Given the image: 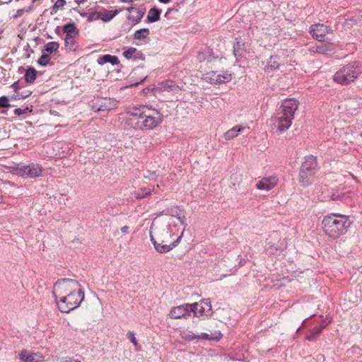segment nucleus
Wrapping results in <instances>:
<instances>
[{
  "label": "nucleus",
  "mask_w": 362,
  "mask_h": 362,
  "mask_svg": "<svg viewBox=\"0 0 362 362\" xmlns=\"http://www.w3.org/2000/svg\"><path fill=\"white\" fill-rule=\"evenodd\" d=\"M50 61V57L42 51L41 57L38 59L37 63L42 66H46Z\"/></svg>",
  "instance_id": "obj_33"
},
{
  "label": "nucleus",
  "mask_w": 362,
  "mask_h": 362,
  "mask_svg": "<svg viewBox=\"0 0 362 362\" xmlns=\"http://www.w3.org/2000/svg\"><path fill=\"white\" fill-rule=\"evenodd\" d=\"M122 2H132V0H120Z\"/></svg>",
  "instance_id": "obj_56"
},
{
  "label": "nucleus",
  "mask_w": 362,
  "mask_h": 362,
  "mask_svg": "<svg viewBox=\"0 0 362 362\" xmlns=\"http://www.w3.org/2000/svg\"><path fill=\"white\" fill-rule=\"evenodd\" d=\"M308 50L311 52L319 53L322 54L329 55L334 52V46L331 43L327 44H316L310 45L308 47Z\"/></svg>",
  "instance_id": "obj_17"
},
{
  "label": "nucleus",
  "mask_w": 362,
  "mask_h": 362,
  "mask_svg": "<svg viewBox=\"0 0 362 362\" xmlns=\"http://www.w3.org/2000/svg\"><path fill=\"white\" fill-rule=\"evenodd\" d=\"M74 362H81L80 361H78V360H74Z\"/></svg>",
  "instance_id": "obj_60"
},
{
  "label": "nucleus",
  "mask_w": 362,
  "mask_h": 362,
  "mask_svg": "<svg viewBox=\"0 0 362 362\" xmlns=\"http://www.w3.org/2000/svg\"><path fill=\"white\" fill-rule=\"evenodd\" d=\"M160 214L171 216L177 218L178 219V221H180V224L184 226L185 228L187 225L185 223L186 217H185V211L182 209L180 208L178 206H172L170 208H167L165 210H163L160 213Z\"/></svg>",
  "instance_id": "obj_13"
},
{
  "label": "nucleus",
  "mask_w": 362,
  "mask_h": 362,
  "mask_svg": "<svg viewBox=\"0 0 362 362\" xmlns=\"http://www.w3.org/2000/svg\"><path fill=\"white\" fill-rule=\"evenodd\" d=\"M183 233H184V230H182L181 235L177 237L176 240L173 241L170 245H163L162 243L154 244L155 250L159 253H166V252H170L174 247H175L176 246L178 245V244L180 243V242L182 239Z\"/></svg>",
  "instance_id": "obj_19"
},
{
  "label": "nucleus",
  "mask_w": 362,
  "mask_h": 362,
  "mask_svg": "<svg viewBox=\"0 0 362 362\" xmlns=\"http://www.w3.org/2000/svg\"><path fill=\"white\" fill-rule=\"evenodd\" d=\"M11 87L13 89L14 92L17 93L18 90L21 89V86L19 85V81L14 82Z\"/></svg>",
  "instance_id": "obj_42"
},
{
  "label": "nucleus",
  "mask_w": 362,
  "mask_h": 362,
  "mask_svg": "<svg viewBox=\"0 0 362 362\" xmlns=\"http://www.w3.org/2000/svg\"><path fill=\"white\" fill-rule=\"evenodd\" d=\"M141 54V52H138L135 47H129L123 52V56L129 59L134 57V59L139 58V55Z\"/></svg>",
  "instance_id": "obj_28"
},
{
  "label": "nucleus",
  "mask_w": 362,
  "mask_h": 362,
  "mask_svg": "<svg viewBox=\"0 0 362 362\" xmlns=\"http://www.w3.org/2000/svg\"><path fill=\"white\" fill-rule=\"evenodd\" d=\"M218 339V338H214L211 336H210L207 333H201L199 334V339H204V340H212V339Z\"/></svg>",
  "instance_id": "obj_40"
},
{
  "label": "nucleus",
  "mask_w": 362,
  "mask_h": 362,
  "mask_svg": "<svg viewBox=\"0 0 362 362\" xmlns=\"http://www.w3.org/2000/svg\"><path fill=\"white\" fill-rule=\"evenodd\" d=\"M329 322V321L328 322H323L319 326L315 327L306 334L305 339L310 341H315Z\"/></svg>",
  "instance_id": "obj_20"
},
{
  "label": "nucleus",
  "mask_w": 362,
  "mask_h": 362,
  "mask_svg": "<svg viewBox=\"0 0 362 362\" xmlns=\"http://www.w3.org/2000/svg\"><path fill=\"white\" fill-rule=\"evenodd\" d=\"M150 236H151V241L152 242V243H153V245H154V244L158 243L156 242V240H155V238H153V236L151 234V235H150Z\"/></svg>",
  "instance_id": "obj_52"
},
{
  "label": "nucleus",
  "mask_w": 362,
  "mask_h": 362,
  "mask_svg": "<svg viewBox=\"0 0 362 362\" xmlns=\"http://www.w3.org/2000/svg\"><path fill=\"white\" fill-rule=\"evenodd\" d=\"M279 57L278 56H271L268 60L266 66L267 70L274 71L279 69L280 66Z\"/></svg>",
  "instance_id": "obj_26"
},
{
  "label": "nucleus",
  "mask_w": 362,
  "mask_h": 362,
  "mask_svg": "<svg viewBox=\"0 0 362 362\" xmlns=\"http://www.w3.org/2000/svg\"><path fill=\"white\" fill-rule=\"evenodd\" d=\"M117 102L111 98H98L93 102L92 109L95 112L107 111L116 108Z\"/></svg>",
  "instance_id": "obj_11"
},
{
  "label": "nucleus",
  "mask_w": 362,
  "mask_h": 362,
  "mask_svg": "<svg viewBox=\"0 0 362 362\" xmlns=\"http://www.w3.org/2000/svg\"><path fill=\"white\" fill-rule=\"evenodd\" d=\"M310 33L313 37L320 42L325 40V35L328 33V27L323 24H315L310 27Z\"/></svg>",
  "instance_id": "obj_14"
},
{
  "label": "nucleus",
  "mask_w": 362,
  "mask_h": 362,
  "mask_svg": "<svg viewBox=\"0 0 362 362\" xmlns=\"http://www.w3.org/2000/svg\"><path fill=\"white\" fill-rule=\"evenodd\" d=\"M30 57V54L28 53L27 55H26V58H29Z\"/></svg>",
  "instance_id": "obj_59"
},
{
  "label": "nucleus",
  "mask_w": 362,
  "mask_h": 362,
  "mask_svg": "<svg viewBox=\"0 0 362 362\" xmlns=\"http://www.w3.org/2000/svg\"><path fill=\"white\" fill-rule=\"evenodd\" d=\"M146 78H147V76L144 77L143 78L140 79V81H136V82H135L134 85H136H136H138V84H139V83H142V82H143V81H144Z\"/></svg>",
  "instance_id": "obj_51"
},
{
  "label": "nucleus",
  "mask_w": 362,
  "mask_h": 362,
  "mask_svg": "<svg viewBox=\"0 0 362 362\" xmlns=\"http://www.w3.org/2000/svg\"><path fill=\"white\" fill-rule=\"evenodd\" d=\"M151 189H141V192L138 193L137 195H136V197L137 199H141L146 197L148 194H151Z\"/></svg>",
  "instance_id": "obj_37"
},
{
  "label": "nucleus",
  "mask_w": 362,
  "mask_h": 362,
  "mask_svg": "<svg viewBox=\"0 0 362 362\" xmlns=\"http://www.w3.org/2000/svg\"><path fill=\"white\" fill-rule=\"evenodd\" d=\"M245 52V42L240 38H235V42L233 45V53L236 58L243 56Z\"/></svg>",
  "instance_id": "obj_23"
},
{
  "label": "nucleus",
  "mask_w": 362,
  "mask_h": 362,
  "mask_svg": "<svg viewBox=\"0 0 362 362\" xmlns=\"http://www.w3.org/2000/svg\"><path fill=\"white\" fill-rule=\"evenodd\" d=\"M63 32L66 33V36L77 35L78 30L74 23H68L63 26Z\"/></svg>",
  "instance_id": "obj_27"
},
{
  "label": "nucleus",
  "mask_w": 362,
  "mask_h": 362,
  "mask_svg": "<svg viewBox=\"0 0 362 362\" xmlns=\"http://www.w3.org/2000/svg\"><path fill=\"white\" fill-rule=\"evenodd\" d=\"M55 33L58 35H61V28L59 26H57L55 30H54Z\"/></svg>",
  "instance_id": "obj_49"
},
{
  "label": "nucleus",
  "mask_w": 362,
  "mask_h": 362,
  "mask_svg": "<svg viewBox=\"0 0 362 362\" xmlns=\"http://www.w3.org/2000/svg\"><path fill=\"white\" fill-rule=\"evenodd\" d=\"M318 170L317 158L313 156L305 157L299 172V182L305 187L313 183V177Z\"/></svg>",
  "instance_id": "obj_5"
},
{
  "label": "nucleus",
  "mask_w": 362,
  "mask_h": 362,
  "mask_svg": "<svg viewBox=\"0 0 362 362\" xmlns=\"http://www.w3.org/2000/svg\"><path fill=\"white\" fill-rule=\"evenodd\" d=\"M11 106L9 100L7 96L0 97V108H7Z\"/></svg>",
  "instance_id": "obj_35"
},
{
  "label": "nucleus",
  "mask_w": 362,
  "mask_h": 362,
  "mask_svg": "<svg viewBox=\"0 0 362 362\" xmlns=\"http://www.w3.org/2000/svg\"><path fill=\"white\" fill-rule=\"evenodd\" d=\"M167 233H168L170 234V235H171V233H172V225L171 224H169L167 226Z\"/></svg>",
  "instance_id": "obj_47"
},
{
  "label": "nucleus",
  "mask_w": 362,
  "mask_h": 362,
  "mask_svg": "<svg viewBox=\"0 0 362 362\" xmlns=\"http://www.w3.org/2000/svg\"><path fill=\"white\" fill-rule=\"evenodd\" d=\"M84 300V292L83 290H78L68 293L66 296L62 297L59 301H57L59 310L62 313H68L75 308L79 307Z\"/></svg>",
  "instance_id": "obj_6"
},
{
  "label": "nucleus",
  "mask_w": 362,
  "mask_h": 362,
  "mask_svg": "<svg viewBox=\"0 0 362 362\" xmlns=\"http://www.w3.org/2000/svg\"><path fill=\"white\" fill-rule=\"evenodd\" d=\"M362 72V66L359 62H354L346 64L337 71L333 80L337 83L347 85L353 82Z\"/></svg>",
  "instance_id": "obj_4"
},
{
  "label": "nucleus",
  "mask_w": 362,
  "mask_h": 362,
  "mask_svg": "<svg viewBox=\"0 0 362 362\" xmlns=\"http://www.w3.org/2000/svg\"><path fill=\"white\" fill-rule=\"evenodd\" d=\"M349 216L338 213H331L323 217L322 228L329 238L336 240L344 235L349 228Z\"/></svg>",
  "instance_id": "obj_2"
},
{
  "label": "nucleus",
  "mask_w": 362,
  "mask_h": 362,
  "mask_svg": "<svg viewBox=\"0 0 362 362\" xmlns=\"http://www.w3.org/2000/svg\"><path fill=\"white\" fill-rule=\"evenodd\" d=\"M32 94V91L30 90H25L21 93H17L16 95L12 96V99L13 100H19V99H25L30 96Z\"/></svg>",
  "instance_id": "obj_34"
},
{
  "label": "nucleus",
  "mask_w": 362,
  "mask_h": 362,
  "mask_svg": "<svg viewBox=\"0 0 362 362\" xmlns=\"http://www.w3.org/2000/svg\"><path fill=\"white\" fill-rule=\"evenodd\" d=\"M78 290H82L81 288V285L79 283L74 279L62 278L58 279L57 282L54 285V291L53 295L55 297V300H57V296L55 295V292L58 291L61 294H67L68 293H73Z\"/></svg>",
  "instance_id": "obj_8"
},
{
  "label": "nucleus",
  "mask_w": 362,
  "mask_h": 362,
  "mask_svg": "<svg viewBox=\"0 0 362 362\" xmlns=\"http://www.w3.org/2000/svg\"><path fill=\"white\" fill-rule=\"evenodd\" d=\"M189 340L199 339V334H192L188 337Z\"/></svg>",
  "instance_id": "obj_44"
},
{
  "label": "nucleus",
  "mask_w": 362,
  "mask_h": 362,
  "mask_svg": "<svg viewBox=\"0 0 362 362\" xmlns=\"http://www.w3.org/2000/svg\"><path fill=\"white\" fill-rule=\"evenodd\" d=\"M155 193H157V190H156V188L153 187V189H152Z\"/></svg>",
  "instance_id": "obj_57"
},
{
  "label": "nucleus",
  "mask_w": 362,
  "mask_h": 362,
  "mask_svg": "<svg viewBox=\"0 0 362 362\" xmlns=\"http://www.w3.org/2000/svg\"><path fill=\"white\" fill-rule=\"evenodd\" d=\"M192 308L189 303H184L181 305L171 308L169 316L172 319H187L191 316Z\"/></svg>",
  "instance_id": "obj_10"
},
{
  "label": "nucleus",
  "mask_w": 362,
  "mask_h": 362,
  "mask_svg": "<svg viewBox=\"0 0 362 362\" xmlns=\"http://www.w3.org/2000/svg\"><path fill=\"white\" fill-rule=\"evenodd\" d=\"M192 308V313L194 317L205 319L212 315V308L209 298L203 299L199 303L190 304Z\"/></svg>",
  "instance_id": "obj_9"
},
{
  "label": "nucleus",
  "mask_w": 362,
  "mask_h": 362,
  "mask_svg": "<svg viewBox=\"0 0 362 362\" xmlns=\"http://www.w3.org/2000/svg\"><path fill=\"white\" fill-rule=\"evenodd\" d=\"M246 129V127L235 125L233 128L228 130L223 135L224 139L226 140H231L235 137H237L240 133L243 132V131Z\"/></svg>",
  "instance_id": "obj_21"
},
{
  "label": "nucleus",
  "mask_w": 362,
  "mask_h": 362,
  "mask_svg": "<svg viewBox=\"0 0 362 362\" xmlns=\"http://www.w3.org/2000/svg\"><path fill=\"white\" fill-rule=\"evenodd\" d=\"M278 182V178L276 176L265 177L256 183V187L258 189L269 191L274 188Z\"/></svg>",
  "instance_id": "obj_15"
},
{
  "label": "nucleus",
  "mask_w": 362,
  "mask_h": 362,
  "mask_svg": "<svg viewBox=\"0 0 362 362\" xmlns=\"http://www.w3.org/2000/svg\"><path fill=\"white\" fill-rule=\"evenodd\" d=\"M11 168L16 175L22 177H39L43 172V168L37 163H31L28 165L18 163L15 164Z\"/></svg>",
  "instance_id": "obj_7"
},
{
  "label": "nucleus",
  "mask_w": 362,
  "mask_h": 362,
  "mask_svg": "<svg viewBox=\"0 0 362 362\" xmlns=\"http://www.w3.org/2000/svg\"><path fill=\"white\" fill-rule=\"evenodd\" d=\"M74 360L75 359H74V358L66 357V358H63L61 362H74Z\"/></svg>",
  "instance_id": "obj_46"
},
{
  "label": "nucleus",
  "mask_w": 362,
  "mask_h": 362,
  "mask_svg": "<svg viewBox=\"0 0 362 362\" xmlns=\"http://www.w3.org/2000/svg\"><path fill=\"white\" fill-rule=\"evenodd\" d=\"M59 47V44L57 42H49L47 43L45 46L44 49L42 50L44 52H47L49 54L53 53L54 52L57 51Z\"/></svg>",
  "instance_id": "obj_32"
},
{
  "label": "nucleus",
  "mask_w": 362,
  "mask_h": 362,
  "mask_svg": "<svg viewBox=\"0 0 362 362\" xmlns=\"http://www.w3.org/2000/svg\"><path fill=\"white\" fill-rule=\"evenodd\" d=\"M161 10L158 8L153 7L151 8L147 15L146 21L148 23H154L160 20Z\"/></svg>",
  "instance_id": "obj_24"
},
{
  "label": "nucleus",
  "mask_w": 362,
  "mask_h": 362,
  "mask_svg": "<svg viewBox=\"0 0 362 362\" xmlns=\"http://www.w3.org/2000/svg\"><path fill=\"white\" fill-rule=\"evenodd\" d=\"M129 228L127 226H124L121 228V230L124 233H127L129 232Z\"/></svg>",
  "instance_id": "obj_45"
},
{
  "label": "nucleus",
  "mask_w": 362,
  "mask_h": 362,
  "mask_svg": "<svg viewBox=\"0 0 362 362\" xmlns=\"http://www.w3.org/2000/svg\"><path fill=\"white\" fill-rule=\"evenodd\" d=\"M2 32H3V31H2L1 30H0V34H1V33H2Z\"/></svg>",
  "instance_id": "obj_61"
},
{
  "label": "nucleus",
  "mask_w": 362,
  "mask_h": 362,
  "mask_svg": "<svg viewBox=\"0 0 362 362\" xmlns=\"http://www.w3.org/2000/svg\"><path fill=\"white\" fill-rule=\"evenodd\" d=\"M24 49H25V50H26V51L30 50V52L31 53H33V49H30V45H29V44H27V45H26V46H25Z\"/></svg>",
  "instance_id": "obj_50"
},
{
  "label": "nucleus",
  "mask_w": 362,
  "mask_h": 362,
  "mask_svg": "<svg viewBox=\"0 0 362 362\" xmlns=\"http://www.w3.org/2000/svg\"><path fill=\"white\" fill-rule=\"evenodd\" d=\"M127 11L130 13L127 19L131 21L133 25L139 23L145 13L144 8L134 6L129 7Z\"/></svg>",
  "instance_id": "obj_18"
},
{
  "label": "nucleus",
  "mask_w": 362,
  "mask_h": 362,
  "mask_svg": "<svg viewBox=\"0 0 362 362\" xmlns=\"http://www.w3.org/2000/svg\"><path fill=\"white\" fill-rule=\"evenodd\" d=\"M118 13L119 11L117 10L105 11L104 14H100V19L103 22H108L111 21Z\"/></svg>",
  "instance_id": "obj_31"
},
{
  "label": "nucleus",
  "mask_w": 362,
  "mask_h": 362,
  "mask_svg": "<svg viewBox=\"0 0 362 362\" xmlns=\"http://www.w3.org/2000/svg\"><path fill=\"white\" fill-rule=\"evenodd\" d=\"M19 359L23 362H44V356L39 352L28 354L26 349L19 353Z\"/></svg>",
  "instance_id": "obj_16"
},
{
  "label": "nucleus",
  "mask_w": 362,
  "mask_h": 362,
  "mask_svg": "<svg viewBox=\"0 0 362 362\" xmlns=\"http://www.w3.org/2000/svg\"><path fill=\"white\" fill-rule=\"evenodd\" d=\"M204 78L211 84H221L230 81L231 75L228 73L218 74L216 71H211L205 74Z\"/></svg>",
  "instance_id": "obj_12"
},
{
  "label": "nucleus",
  "mask_w": 362,
  "mask_h": 362,
  "mask_svg": "<svg viewBox=\"0 0 362 362\" xmlns=\"http://www.w3.org/2000/svg\"><path fill=\"white\" fill-rule=\"evenodd\" d=\"M127 114L129 117L127 124L137 130L153 129L163 121L162 114L158 110L147 106L133 107Z\"/></svg>",
  "instance_id": "obj_1"
},
{
  "label": "nucleus",
  "mask_w": 362,
  "mask_h": 362,
  "mask_svg": "<svg viewBox=\"0 0 362 362\" xmlns=\"http://www.w3.org/2000/svg\"><path fill=\"white\" fill-rule=\"evenodd\" d=\"M37 71L33 67H29L25 71V80L28 83H33L36 79Z\"/></svg>",
  "instance_id": "obj_25"
},
{
  "label": "nucleus",
  "mask_w": 362,
  "mask_h": 362,
  "mask_svg": "<svg viewBox=\"0 0 362 362\" xmlns=\"http://www.w3.org/2000/svg\"><path fill=\"white\" fill-rule=\"evenodd\" d=\"M66 2L65 0H57L53 6V9L62 8L64 6L66 5Z\"/></svg>",
  "instance_id": "obj_41"
},
{
  "label": "nucleus",
  "mask_w": 362,
  "mask_h": 362,
  "mask_svg": "<svg viewBox=\"0 0 362 362\" xmlns=\"http://www.w3.org/2000/svg\"><path fill=\"white\" fill-rule=\"evenodd\" d=\"M76 35H69V36H65L64 41H65V47L66 49L69 50H75L76 49V41H75V37Z\"/></svg>",
  "instance_id": "obj_30"
},
{
  "label": "nucleus",
  "mask_w": 362,
  "mask_h": 362,
  "mask_svg": "<svg viewBox=\"0 0 362 362\" xmlns=\"http://www.w3.org/2000/svg\"><path fill=\"white\" fill-rule=\"evenodd\" d=\"M6 112H7V111H6V110H2L1 111V113H3V114H6Z\"/></svg>",
  "instance_id": "obj_58"
},
{
  "label": "nucleus",
  "mask_w": 362,
  "mask_h": 362,
  "mask_svg": "<svg viewBox=\"0 0 362 362\" xmlns=\"http://www.w3.org/2000/svg\"><path fill=\"white\" fill-rule=\"evenodd\" d=\"M150 31L148 28H142L136 30L134 34L135 40H145L148 37Z\"/></svg>",
  "instance_id": "obj_29"
},
{
  "label": "nucleus",
  "mask_w": 362,
  "mask_h": 362,
  "mask_svg": "<svg viewBox=\"0 0 362 362\" xmlns=\"http://www.w3.org/2000/svg\"><path fill=\"white\" fill-rule=\"evenodd\" d=\"M31 110L26 107L25 108H16L14 110V114L16 115H22L30 112Z\"/></svg>",
  "instance_id": "obj_39"
},
{
  "label": "nucleus",
  "mask_w": 362,
  "mask_h": 362,
  "mask_svg": "<svg viewBox=\"0 0 362 362\" xmlns=\"http://www.w3.org/2000/svg\"><path fill=\"white\" fill-rule=\"evenodd\" d=\"M33 8V6H30L26 10L24 8L17 10L16 14L13 16V18H18L21 17L25 11L28 12L31 11Z\"/></svg>",
  "instance_id": "obj_38"
},
{
  "label": "nucleus",
  "mask_w": 362,
  "mask_h": 362,
  "mask_svg": "<svg viewBox=\"0 0 362 362\" xmlns=\"http://www.w3.org/2000/svg\"><path fill=\"white\" fill-rule=\"evenodd\" d=\"M127 335H128V339L131 341V342L133 343L135 346H136L137 341L136 339V337H134V334L132 333H129Z\"/></svg>",
  "instance_id": "obj_43"
},
{
  "label": "nucleus",
  "mask_w": 362,
  "mask_h": 362,
  "mask_svg": "<svg viewBox=\"0 0 362 362\" xmlns=\"http://www.w3.org/2000/svg\"><path fill=\"white\" fill-rule=\"evenodd\" d=\"M79 14L82 17H87V18H88L89 13H86V12L83 11V12H79Z\"/></svg>",
  "instance_id": "obj_48"
},
{
  "label": "nucleus",
  "mask_w": 362,
  "mask_h": 362,
  "mask_svg": "<svg viewBox=\"0 0 362 362\" xmlns=\"http://www.w3.org/2000/svg\"><path fill=\"white\" fill-rule=\"evenodd\" d=\"M160 3L162 4H168L169 3L171 0H158Z\"/></svg>",
  "instance_id": "obj_54"
},
{
  "label": "nucleus",
  "mask_w": 362,
  "mask_h": 362,
  "mask_svg": "<svg viewBox=\"0 0 362 362\" xmlns=\"http://www.w3.org/2000/svg\"><path fill=\"white\" fill-rule=\"evenodd\" d=\"M100 18V13L95 11V12L89 13L88 21L89 22H92L93 21H96Z\"/></svg>",
  "instance_id": "obj_36"
},
{
  "label": "nucleus",
  "mask_w": 362,
  "mask_h": 362,
  "mask_svg": "<svg viewBox=\"0 0 362 362\" xmlns=\"http://www.w3.org/2000/svg\"><path fill=\"white\" fill-rule=\"evenodd\" d=\"M106 63H110L112 65H117L119 64V60L117 56L111 54H104L98 59V64L103 65Z\"/></svg>",
  "instance_id": "obj_22"
},
{
  "label": "nucleus",
  "mask_w": 362,
  "mask_h": 362,
  "mask_svg": "<svg viewBox=\"0 0 362 362\" xmlns=\"http://www.w3.org/2000/svg\"><path fill=\"white\" fill-rule=\"evenodd\" d=\"M173 8H168L165 14V16L167 17L173 11Z\"/></svg>",
  "instance_id": "obj_53"
},
{
  "label": "nucleus",
  "mask_w": 362,
  "mask_h": 362,
  "mask_svg": "<svg viewBox=\"0 0 362 362\" xmlns=\"http://www.w3.org/2000/svg\"><path fill=\"white\" fill-rule=\"evenodd\" d=\"M86 1V0H75V1H76L77 4H83V3H84Z\"/></svg>",
  "instance_id": "obj_55"
},
{
  "label": "nucleus",
  "mask_w": 362,
  "mask_h": 362,
  "mask_svg": "<svg viewBox=\"0 0 362 362\" xmlns=\"http://www.w3.org/2000/svg\"><path fill=\"white\" fill-rule=\"evenodd\" d=\"M298 107V102L293 98H289L282 102L276 116L272 117L274 125L277 127L278 130L283 132L291 127Z\"/></svg>",
  "instance_id": "obj_3"
}]
</instances>
